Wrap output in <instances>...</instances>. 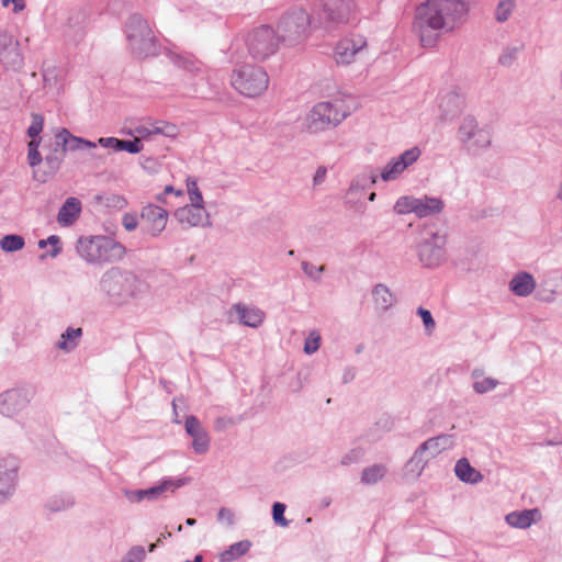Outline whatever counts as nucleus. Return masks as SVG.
<instances>
[{
    "instance_id": "nucleus-1",
    "label": "nucleus",
    "mask_w": 562,
    "mask_h": 562,
    "mask_svg": "<svg viewBox=\"0 0 562 562\" xmlns=\"http://www.w3.org/2000/svg\"><path fill=\"white\" fill-rule=\"evenodd\" d=\"M463 11V0H427L426 3L422 4L417 10L415 25L420 32L423 45L431 44V41L427 40L425 35L427 27L431 30L443 29Z\"/></svg>"
},
{
    "instance_id": "nucleus-2",
    "label": "nucleus",
    "mask_w": 562,
    "mask_h": 562,
    "mask_svg": "<svg viewBox=\"0 0 562 562\" xmlns=\"http://www.w3.org/2000/svg\"><path fill=\"white\" fill-rule=\"evenodd\" d=\"M276 32L285 46L302 45L311 34V15L303 8L290 9L279 18Z\"/></svg>"
},
{
    "instance_id": "nucleus-3",
    "label": "nucleus",
    "mask_w": 562,
    "mask_h": 562,
    "mask_svg": "<svg viewBox=\"0 0 562 562\" xmlns=\"http://www.w3.org/2000/svg\"><path fill=\"white\" fill-rule=\"evenodd\" d=\"M77 251L81 258L91 263L116 262L125 256V247L116 240L104 237L80 238Z\"/></svg>"
},
{
    "instance_id": "nucleus-4",
    "label": "nucleus",
    "mask_w": 562,
    "mask_h": 562,
    "mask_svg": "<svg viewBox=\"0 0 562 562\" xmlns=\"http://www.w3.org/2000/svg\"><path fill=\"white\" fill-rule=\"evenodd\" d=\"M350 114V109L341 100L323 101L315 104L304 119V127L310 133L324 132L337 126Z\"/></svg>"
},
{
    "instance_id": "nucleus-5",
    "label": "nucleus",
    "mask_w": 562,
    "mask_h": 562,
    "mask_svg": "<svg viewBox=\"0 0 562 562\" xmlns=\"http://www.w3.org/2000/svg\"><path fill=\"white\" fill-rule=\"evenodd\" d=\"M231 82L240 94L255 98L268 89L269 77L261 67L244 65L233 71Z\"/></svg>"
},
{
    "instance_id": "nucleus-6",
    "label": "nucleus",
    "mask_w": 562,
    "mask_h": 562,
    "mask_svg": "<svg viewBox=\"0 0 562 562\" xmlns=\"http://www.w3.org/2000/svg\"><path fill=\"white\" fill-rule=\"evenodd\" d=\"M281 42L272 26L262 24L252 29L246 37L248 53L256 60H266L274 55Z\"/></svg>"
},
{
    "instance_id": "nucleus-7",
    "label": "nucleus",
    "mask_w": 562,
    "mask_h": 562,
    "mask_svg": "<svg viewBox=\"0 0 562 562\" xmlns=\"http://www.w3.org/2000/svg\"><path fill=\"white\" fill-rule=\"evenodd\" d=\"M127 38L133 52L145 57L156 50L155 36L148 23L139 16H132L127 24Z\"/></svg>"
},
{
    "instance_id": "nucleus-8",
    "label": "nucleus",
    "mask_w": 562,
    "mask_h": 562,
    "mask_svg": "<svg viewBox=\"0 0 562 562\" xmlns=\"http://www.w3.org/2000/svg\"><path fill=\"white\" fill-rule=\"evenodd\" d=\"M366 47L367 41L363 36L355 34L345 36L334 47V60L340 66L350 65Z\"/></svg>"
},
{
    "instance_id": "nucleus-9",
    "label": "nucleus",
    "mask_w": 562,
    "mask_h": 562,
    "mask_svg": "<svg viewBox=\"0 0 562 562\" xmlns=\"http://www.w3.org/2000/svg\"><path fill=\"white\" fill-rule=\"evenodd\" d=\"M327 19L336 23L356 20L358 9L353 0H319Z\"/></svg>"
},
{
    "instance_id": "nucleus-10",
    "label": "nucleus",
    "mask_w": 562,
    "mask_h": 562,
    "mask_svg": "<svg viewBox=\"0 0 562 562\" xmlns=\"http://www.w3.org/2000/svg\"><path fill=\"white\" fill-rule=\"evenodd\" d=\"M32 392L26 389H15L0 395V413L13 416L22 411L30 402Z\"/></svg>"
},
{
    "instance_id": "nucleus-11",
    "label": "nucleus",
    "mask_w": 562,
    "mask_h": 562,
    "mask_svg": "<svg viewBox=\"0 0 562 562\" xmlns=\"http://www.w3.org/2000/svg\"><path fill=\"white\" fill-rule=\"evenodd\" d=\"M420 156L417 147L405 150L396 160L391 161L382 171L384 181L396 179L408 166L414 164Z\"/></svg>"
},
{
    "instance_id": "nucleus-12",
    "label": "nucleus",
    "mask_w": 562,
    "mask_h": 562,
    "mask_svg": "<svg viewBox=\"0 0 562 562\" xmlns=\"http://www.w3.org/2000/svg\"><path fill=\"white\" fill-rule=\"evenodd\" d=\"M142 220L146 225L147 232L151 235H158L166 227L168 212L158 205L149 204L143 209Z\"/></svg>"
},
{
    "instance_id": "nucleus-13",
    "label": "nucleus",
    "mask_w": 562,
    "mask_h": 562,
    "mask_svg": "<svg viewBox=\"0 0 562 562\" xmlns=\"http://www.w3.org/2000/svg\"><path fill=\"white\" fill-rule=\"evenodd\" d=\"M175 216L179 223L187 227L204 225L209 221V215L204 209V205L199 204H190L180 207L175 212Z\"/></svg>"
},
{
    "instance_id": "nucleus-14",
    "label": "nucleus",
    "mask_w": 562,
    "mask_h": 562,
    "mask_svg": "<svg viewBox=\"0 0 562 562\" xmlns=\"http://www.w3.org/2000/svg\"><path fill=\"white\" fill-rule=\"evenodd\" d=\"M460 139L464 143L473 139L476 146H486L490 144V134L485 130H479L476 121L468 116L463 120L459 128Z\"/></svg>"
},
{
    "instance_id": "nucleus-15",
    "label": "nucleus",
    "mask_w": 562,
    "mask_h": 562,
    "mask_svg": "<svg viewBox=\"0 0 562 562\" xmlns=\"http://www.w3.org/2000/svg\"><path fill=\"white\" fill-rule=\"evenodd\" d=\"M186 430L193 439L192 446L194 451L196 453H205L209 450L210 438L194 416L187 418Z\"/></svg>"
},
{
    "instance_id": "nucleus-16",
    "label": "nucleus",
    "mask_w": 562,
    "mask_h": 562,
    "mask_svg": "<svg viewBox=\"0 0 562 562\" xmlns=\"http://www.w3.org/2000/svg\"><path fill=\"white\" fill-rule=\"evenodd\" d=\"M451 445L449 436H439L425 441L414 453L409 463L422 462L420 457L423 452L430 451L431 456L435 457L442 450L447 449Z\"/></svg>"
},
{
    "instance_id": "nucleus-17",
    "label": "nucleus",
    "mask_w": 562,
    "mask_h": 562,
    "mask_svg": "<svg viewBox=\"0 0 562 562\" xmlns=\"http://www.w3.org/2000/svg\"><path fill=\"white\" fill-rule=\"evenodd\" d=\"M541 518L539 509H525L521 512H513L506 515V521L514 528L525 529L531 526V524L538 521Z\"/></svg>"
},
{
    "instance_id": "nucleus-18",
    "label": "nucleus",
    "mask_w": 562,
    "mask_h": 562,
    "mask_svg": "<svg viewBox=\"0 0 562 562\" xmlns=\"http://www.w3.org/2000/svg\"><path fill=\"white\" fill-rule=\"evenodd\" d=\"M81 213V202L74 196L68 198L57 214V221L61 226L74 224Z\"/></svg>"
},
{
    "instance_id": "nucleus-19",
    "label": "nucleus",
    "mask_w": 562,
    "mask_h": 562,
    "mask_svg": "<svg viewBox=\"0 0 562 562\" xmlns=\"http://www.w3.org/2000/svg\"><path fill=\"white\" fill-rule=\"evenodd\" d=\"M233 310L237 313L239 322L249 327H258L265 319V313L258 307L235 304Z\"/></svg>"
},
{
    "instance_id": "nucleus-20",
    "label": "nucleus",
    "mask_w": 562,
    "mask_h": 562,
    "mask_svg": "<svg viewBox=\"0 0 562 562\" xmlns=\"http://www.w3.org/2000/svg\"><path fill=\"white\" fill-rule=\"evenodd\" d=\"M509 288L516 295L527 296L533 292L536 281L531 274L520 272L512 279Z\"/></svg>"
},
{
    "instance_id": "nucleus-21",
    "label": "nucleus",
    "mask_w": 562,
    "mask_h": 562,
    "mask_svg": "<svg viewBox=\"0 0 562 562\" xmlns=\"http://www.w3.org/2000/svg\"><path fill=\"white\" fill-rule=\"evenodd\" d=\"M456 475L465 483H477L482 481V474L471 467L468 459H460L454 468Z\"/></svg>"
},
{
    "instance_id": "nucleus-22",
    "label": "nucleus",
    "mask_w": 562,
    "mask_h": 562,
    "mask_svg": "<svg viewBox=\"0 0 562 562\" xmlns=\"http://www.w3.org/2000/svg\"><path fill=\"white\" fill-rule=\"evenodd\" d=\"M443 207L442 201L436 198H422L417 200L415 214L418 217H426L431 214L441 212Z\"/></svg>"
},
{
    "instance_id": "nucleus-23",
    "label": "nucleus",
    "mask_w": 562,
    "mask_h": 562,
    "mask_svg": "<svg viewBox=\"0 0 562 562\" xmlns=\"http://www.w3.org/2000/svg\"><path fill=\"white\" fill-rule=\"evenodd\" d=\"M251 547V542L243 540L232 544L227 550L220 554L221 562H232L239 557L246 554Z\"/></svg>"
},
{
    "instance_id": "nucleus-24",
    "label": "nucleus",
    "mask_w": 562,
    "mask_h": 562,
    "mask_svg": "<svg viewBox=\"0 0 562 562\" xmlns=\"http://www.w3.org/2000/svg\"><path fill=\"white\" fill-rule=\"evenodd\" d=\"M386 474V467L374 464L363 470L361 481L364 484H375Z\"/></svg>"
},
{
    "instance_id": "nucleus-25",
    "label": "nucleus",
    "mask_w": 562,
    "mask_h": 562,
    "mask_svg": "<svg viewBox=\"0 0 562 562\" xmlns=\"http://www.w3.org/2000/svg\"><path fill=\"white\" fill-rule=\"evenodd\" d=\"M473 378L475 379V381L473 383V389L479 394L486 393V392L495 389L498 384L497 380L490 378V376H484L479 371L473 372Z\"/></svg>"
},
{
    "instance_id": "nucleus-26",
    "label": "nucleus",
    "mask_w": 562,
    "mask_h": 562,
    "mask_svg": "<svg viewBox=\"0 0 562 562\" xmlns=\"http://www.w3.org/2000/svg\"><path fill=\"white\" fill-rule=\"evenodd\" d=\"M373 299L375 305L380 310H386L392 305L393 296L389 289L382 284H379L373 290Z\"/></svg>"
},
{
    "instance_id": "nucleus-27",
    "label": "nucleus",
    "mask_w": 562,
    "mask_h": 562,
    "mask_svg": "<svg viewBox=\"0 0 562 562\" xmlns=\"http://www.w3.org/2000/svg\"><path fill=\"white\" fill-rule=\"evenodd\" d=\"M171 490L173 492L175 487L171 482H164L160 485L147 488V490H140L137 494V499L142 501L144 498H157L160 495H162L166 491Z\"/></svg>"
},
{
    "instance_id": "nucleus-28",
    "label": "nucleus",
    "mask_w": 562,
    "mask_h": 562,
    "mask_svg": "<svg viewBox=\"0 0 562 562\" xmlns=\"http://www.w3.org/2000/svg\"><path fill=\"white\" fill-rule=\"evenodd\" d=\"M81 333V328L67 329V331L61 335V340L58 342V348L66 351L71 350L76 347L77 340L80 338Z\"/></svg>"
},
{
    "instance_id": "nucleus-29",
    "label": "nucleus",
    "mask_w": 562,
    "mask_h": 562,
    "mask_svg": "<svg viewBox=\"0 0 562 562\" xmlns=\"http://www.w3.org/2000/svg\"><path fill=\"white\" fill-rule=\"evenodd\" d=\"M419 255L422 261L427 266H436L442 257V250L440 248H431L430 246L425 245L422 247Z\"/></svg>"
},
{
    "instance_id": "nucleus-30",
    "label": "nucleus",
    "mask_w": 562,
    "mask_h": 562,
    "mask_svg": "<svg viewBox=\"0 0 562 562\" xmlns=\"http://www.w3.org/2000/svg\"><path fill=\"white\" fill-rule=\"evenodd\" d=\"M516 0H499L495 10V18L498 22H505L509 19L515 9Z\"/></svg>"
},
{
    "instance_id": "nucleus-31",
    "label": "nucleus",
    "mask_w": 562,
    "mask_h": 562,
    "mask_svg": "<svg viewBox=\"0 0 562 562\" xmlns=\"http://www.w3.org/2000/svg\"><path fill=\"white\" fill-rule=\"evenodd\" d=\"M417 198L413 196H401L395 205L394 210L397 214H408V213H415L416 204H417Z\"/></svg>"
},
{
    "instance_id": "nucleus-32",
    "label": "nucleus",
    "mask_w": 562,
    "mask_h": 562,
    "mask_svg": "<svg viewBox=\"0 0 562 562\" xmlns=\"http://www.w3.org/2000/svg\"><path fill=\"white\" fill-rule=\"evenodd\" d=\"M0 246L4 251H18L23 248L24 239L19 235H7L1 239Z\"/></svg>"
},
{
    "instance_id": "nucleus-33",
    "label": "nucleus",
    "mask_w": 562,
    "mask_h": 562,
    "mask_svg": "<svg viewBox=\"0 0 562 562\" xmlns=\"http://www.w3.org/2000/svg\"><path fill=\"white\" fill-rule=\"evenodd\" d=\"M175 130H176V127L173 125L161 122L159 124L154 125L153 130H150V131L142 127V128H138L137 132L142 136H146V135H150V134H164L167 136H172V135H175Z\"/></svg>"
},
{
    "instance_id": "nucleus-34",
    "label": "nucleus",
    "mask_w": 562,
    "mask_h": 562,
    "mask_svg": "<svg viewBox=\"0 0 562 562\" xmlns=\"http://www.w3.org/2000/svg\"><path fill=\"white\" fill-rule=\"evenodd\" d=\"M187 192H188L191 204L204 205L202 193L198 187L196 181L192 178L187 179Z\"/></svg>"
},
{
    "instance_id": "nucleus-35",
    "label": "nucleus",
    "mask_w": 562,
    "mask_h": 562,
    "mask_svg": "<svg viewBox=\"0 0 562 562\" xmlns=\"http://www.w3.org/2000/svg\"><path fill=\"white\" fill-rule=\"evenodd\" d=\"M106 283H124L128 286H132L135 282V277L132 273H121L116 271H112L106 276V279L104 280Z\"/></svg>"
},
{
    "instance_id": "nucleus-36",
    "label": "nucleus",
    "mask_w": 562,
    "mask_h": 562,
    "mask_svg": "<svg viewBox=\"0 0 562 562\" xmlns=\"http://www.w3.org/2000/svg\"><path fill=\"white\" fill-rule=\"evenodd\" d=\"M40 139H31L29 143L27 160L30 166L35 167L42 161L41 154L38 151Z\"/></svg>"
},
{
    "instance_id": "nucleus-37",
    "label": "nucleus",
    "mask_w": 562,
    "mask_h": 562,
    "mask_svg": "<svg viewBox=\"0 0 562 562\" xmlns=\"http://www.w3.org/2000/svg\"><path fill=\"white\" fill-rule=\"evenodd\" d=\"M43 126H44V119L41 114H33L32 115V123L27 130V135L32 138V139H35L40 134L41 132L43 131Z\"/></svg>"
},
{
    "instance_id": "nucleus-38",
    "label": "nucleus",
    "mask_w": 562,
    "mask_h": 562,
    "mask_svg": "<svg viewBox=\"0 0 562 562\" xmlns=\"http://www.w3.org/2000/svg\"><path fill=\"white\" fill-rule=\"evenodd\" d=\"M127 151L131 154H137L143 150V144L139 138H134L133 140H120L119 151Z\"/></svg>"
},
{
    "instance_id": "nucleus-39",
    "label": "nucleus",
    "mask_w": 562,
    "mask_h": 562,
    "mask_svg": "<svg viewBox=\"0 0 562 562\" xmlns=\"http://www.w3.org/2000/svg\"><path fill=\"white\" fill-rule=\"evenodd\" d=\"M321 345V335L317 331H311L307 339L305 340L304 351L306 353H313L318 350Z\"/></svg>"
},
{
    "instance_id": "nucleus-40",
    "label": "nucleus",
    "mask_w": 562,
    "mask_h": 562,
    "mask_svg": "<svg viewBox=\"0 0 562 562\" xmlns=\"http://www.w3.org/2000/svg\"><path fill=\"white\" fill-rule=\"evenodd\" d=\"M285 505L282 503H274L272 507L273 520L281 527L288 526V520L284 518Z\"/></svg>"
},
{
    "instance_id": "nucleus-41",
    "label": "nucleus",
    "mask_w": 562,
    "mask_h": 562,
    "mask_svg": "<svg viewBox=\"0 0 562 562\" xmlns=\"http://www.w3.org/2000/svg\"><path fill=\"white\" fill-rule=\"evenodd\" d=\"M146 557L145 549L140 546L133 547L123 562H142Z\"/></svg>"
},
{
    "instance_id": "nucleus-42",
    "label": "nucleus",
    "mask_w": 562,
    "mask_h": 562,
    "mask_svg": "<svg viewBox=\"0 0 562 562\" xmlns=\"http://www.w3.org/2000/svg\"><path fill=\"white\" fill-rule=\"evenodd\" d=\"M95 146H97L95 143L87 140L85 138H81L78 136L71 137V145H70L71 149H79V148H83V147L85 148H94Z\"/></svg>"
},
{
    "instance_id": "nucleus-43",
    "label": "nucleus",
    "mask_w": 562,
    "mask_h": 562,
    "mask_svg": "<svg viewBox=\"0 0 562 562\" xmlns=\"http://www.w3.org/2000/svg\"><path fill=\"white\" fill-rule=\"evenodd\" d=\"M120 140H121V139L115 138V137H101V138H99L98 143H99L102 147H105V148H112V149H114L115 151H119Z\"/></svg>"
},
{
    "instance_id": "nucleus-44",
    "label": "nucleus",
    "mask_w": 562,
    "mask_h": 562,
    "mask_svg": "<svg viewBox=\"0 0 562 562\" xmlns=\"http://www.w3.org/2000/svg\"><path fill=\"white\" fill-rule=\"evenodd\" d=\"M418 314L420 315V317L423 319V323L426 326V328L429 329V330L434 329L435 321H434L430 312L425 310V308H423V307H419L418 308Z\"/></svg>"
},
{
    "instance_id": "nucleus-45",
    "label": "nucleus",
    "mask_w": 562,
    "mask_h": 562,
    "mask_svg": "<svg viewBox=\"0 0 562 562\" xmlns=\"http://www.w3.org/2000/svg\"><path fill=\"white\" fill-rule=\"evenodd\" d=\"M137 217L133 214H125L123 217V226L126 231L131 232L137 227Z\"/></svg>"
},
{
    "instance_id": "nucleus-46",
    "label": "nucleus",
    "mask_w": 562,
    "mask_h": 562,
    "mask_svg": "<svg viewBox=\"0 0 562 562\" xmlns=\"http://www.w3.org/2000/svg\"><path fill=\"white\" fill-rule=\"evenodd\" d=\"M56 137H57L60 142H63V144H64V145H67L68 143H70V144H71V137H75V136H74V135H71V134L69 133V131H68V130H66V128H61V130L57 133Z\"/></svg>"
},
{
    "instance_id": "nucleus-47",
    "label": "nucleus",
    "mask_w": 562,
    "mask_h": 562,
    "mask_svg": "<svg viewBox=\"0 0 562 562\" xmlns=\"http://www.w3.org/2000/svg\"><path fill=\"white\" fill-rule=\"evenodd\" d=\"M10 3H13V11L20 12L24 9L25 3L24 0H3V7H9Z\"/></svg>"
},
{
    "instance_id": "nucleus-48",
    "label": "nucleus",
    "mask_w": 562,
    "mask_h": 562,
    "mask_svg": "<svg viewBox=\"0 0 562 562\" xmlns=\"http://www.w3.org/2000/svg\"><path fill=\"white\" fill-rule=\"evenodd\" d=\"M326 173L327 170L325 167H318L314 176V183L317 184L323 182L326 177Z\"/></svg>"
},
{
    "instance_id": "nucleus-49",
    "label": "nucleus",
    "mask_w": 562,
    "mask_h": 562,
    "mask_svg": "<svg viewBox=\"0 0 562 562\" xmlns=\"http://www.w3.org/2000/svg\"><path fill=\"white\" fill-rule=\"evenodd\" d=\"M47 244H50L54 246V251H53V256H56L58 252H59V249L57 248V244L59 243V238L55 235H52L49 236L47 239H46Z\"/></svg>"
},
{
    "instance_id": "nucleus-50",
    "label": "nucleus",
    "mask_w": 562,
    "mask_h": 562,
    "mask_svg": "<svg viewBox=\"0 0 562 562\" xmlns=\"http://www.w3.org/2000/svg\"><path fill=\"white\" fill-rule=\"evenodd\" d=\"M173 193L177 196H182L183 191L182 190H176L172 186H166L164 190V194H170Z\"/></svg>"
},
{
    "instance_id": "nucleus-51",
    "label": "nucleus",
    "mask_w": 562,
    "mask_h": 562,
    "mask_svg": "<svg viewBox=\"0 0 562 562\" xmlns=\"http://www.w3.org/2000/svg\"><path fill=\"white\" fill-rule=\"evenodd\" d=\"M227 516H229V512L228 510H226L224 508L220 510V518L221 519H223L224 517H227Z\"/></svg>"
},
{
    "instance_id": "nucleus-52",
    "label": "nucleus",
    "mask_w": 562,
    "mask_h": 562,
    "mask_svg": "<svg viewBox=\"0 0 562 562\" xmlns=\"http://www.w3.org/2000/svg\"><path fill=\"white\" fill-rule=\"evenodd\" d=\"M186 522H187V525H189V526H193V525H195V522H196V521H195V519H193V518H188V519L186 520Z\"/></svg>"
},
{
    "instance_id": "nucleus-53",
    "label": "nucleus",
    "mask_w": 562,
    "mask_h": 562,
    "mask_svg": "<svg viewBox=\"0 0 562 562\" xmlns=\"http://www.w3.org/2000/svg\"><path fill=\"white\" fill-rule=\"evenodd\" d=\"M46 245H47L46 239H45V240H44V239H42V240H40V241H38V247H40V248H44V247H46Z\"/></svg>"
},
{
    "instance_id": "nucleus-54",
    "label": "nucleus",
    "mask_w": 562,
    "mask_h": 562,
    "mask_svg": "<svg viewBox=\"0 0 562 562\" xmlns=\"http://www.w3.org/2000/svg\"><path fill=\"white\" fill-rule=\"evenodd\" d=\"M501 63L504 64V65H507L509 61L507 60V56L504 55L501 57Z\"/></svg>"
},
{
    "instance_id": "nucleus-55",
    "label": "nucleus",
    "mask_w": 562,
    "mask_h": 562,
    "mask_svg": "<svg viewBox=\"0 0 562 562\" xmlns=\"http://www.w3.org/2000/svg\"><path fill=\"white\" fill-rule=\"evenodd\" d=\"M156 199L159 202H165V199H164L162 194L157 195Z\"/></svg>"
},
{
    "instance_id": "nucleus-56",
    "label": "nucleus",
    "mask_w": 562,
    "mask_h": 562,
    "mask_svg": "<svg viewBox=\"0 0 562 562\" xmlns=\"http://www.w3.org/2000/svg\"><path fill=\"white\" fill-rule=\"evenodd\" d=\"M307 267H308V265H307V263H303V269H304V271L311 274V272L307 270Z\"/></svg>"
},
{
    "instance_id": "nucleus-57",
    "label": "nucleus",
    "mask_w": 562,
    "mask_h": 562,
    "mask_svg": "<svg viewBox=\"0 0 562 562\" xmlns=\"http://www.w3.org/2000/svg\"><path fill=\"white\" fill-rule=\"evenodd\" d=\"M155 548H156V543H151V544L149 546V551H150V552H153V551L155 550Z\"/></svg>"
},
{
    "instance_id": "nucleus-58",
    "label": "nucleus",
    "mask_w": 562,
    "mask_h": 562,
    "mask_svg": "<svg viewBox=\"0 0 562 562\" xmlns=\"http://www.w3.org/2000/svg\"><path fill=\"white\" fill-rule=\"evenodd\" d=\"M374 198H375V193H371V195H370V200H371V201H373V200H374Z\"/></svg>"
},
{
    "instance_id": "nucleus-59",
    "label": "nucleus",
    "mask_w": 562,
    "mask_h": 562,
    "mask_svg": "<svg viewBox=\"0 0 562 562\" xmlns=\"http://www.w3.org/2000/svg\"><path fill=\"white\" fill-rule=\"evenodd\" d=\"M171 536V532H167V533H164L162 537L166 538V537H170Z\"/></svg>"
}]
</instances>
